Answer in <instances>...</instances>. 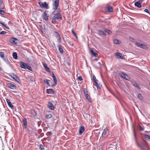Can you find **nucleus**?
<instances>
[{
    "instance_id": "2f4dec72",
    "label": "nucleus",
    "mask_w": 150,
    "mask_h": 150,
    "mask_svg": "<svg viewBox=\"0 0 150 150\" xmlns=\"http://www.w3.org/2000/svg\"><path fill=\"white\" fill-rule=\"evenodd\" d=\"M86 98L90 102H91V98L90 97V96L88 95V94L87 95V96H85Z\"/></svg>"
},
{
    "instance_id": "680f3d73",
    "label": "nucleus",
    "mask_w": 150,
    "mask_h": 150,
    "mask_svg": "<svg viewBox=\"0 0 150 150\" xmlns=\"http://www.w3.org/2000/svg\"><path fill=\"white\" fill-rule=\"evenodd\" d=\"M142 144L143 145L145 146H146V143H142Z\"/></svg>"
},
{
    "instance_id": "423d86ee",
    "label": "nucleus",
    "mask_w": 150,
    "mask_h": 150,
    "mask_svg": "<svg viewBox=\"0 0 150 150\" xmlns=\"http://www.w3.org/2000/svg\"><path fill=\"white\" fill-rule=\"evenodd\" d=\"M52 77L54 82V84L51 86L52 87H53V86H55L56 85L57 83V78L54 74L53 73H52Z\"/></svg>"
},
{
    "instance_id": "dca6fc26",
    "label": "nucleus",
    "mask_w": 150,
    "mask_h": 150,
    "mask_svg": "<svg viewBox=\"0 0 150 150\" xmlns=\"http://www.w3.org/2000/svg\"><path fill=\"white\" fill-rule=\"evenodd\" d=\"M108 131V128L106 127L104 130L103 132L102 133V137H104V136L106 134L107 132Z\"/></svg>"
},
{
    "instance_id": "ea45409f",
    "label": "nucleus",
    "mask_w": 150,
    "mask_h": 150,
    "mask_svg": "<svg viewBox=\"0 0 150 150\" xmlns=\"http://www.w3.org/2000/svg\"><path fill=\"white\" fill-rule=\"evenodd\" d=\"M50 81L49 80H47V79H45L44 80V82L46 83L47 85L48 86L50 85L49 83V82Z\"/></svg>"
},
{
    "instance_id": "f8f14e48",
    "label": "nucleus",
    "mask_w": 150,
    "mask_h": 150,
    "mask_svg": "<svg viewBox=\"0 0 150 150\" xmlns=\"http://www.w3.org/2000/svg\"><path fill=\"white\" fill-rule=\"evenodd\" d=\"M8 75L15 80V79H16L18 77L17 76L13 73L11 74L8 73Z\"/></svg>"
},
{
    "instance_id": "c85d7f7f",
    "label": "nucleus",
    "mask_w": 150,
    "mask_h": 150,
    "mask_svg": "<svg viewBox=\"0 0 150 150\" xmlns=\"http://www.w3.org/2000/svg\"><path fill=\"white\" fill-rule=\"evenodd\" d=\"M138 98L141 100H142L143 99V97L142 95L141 94H139L137 96Z\"/></svg>"
},
{
    "instance_id": "9d476101",
    "label": "nucleus",
    "mask_w": 150,
    "mask_h": 150,
    "mask_svg": "<svg viewBox=\"0 0 150 150\" xmlns=\"http://www.w3.org/2000/svg\"><path fill=\"white\" fill-rule=\"evenodd\" d=\"M48 107L50 109L52 110H53L54 109V108L53 104L50 101L48 102Z\"/></svg>"
},
{
    "instance_id": "2eb2a0df",
    "label": "nucleus",
    "mask_w": 150,
    "mask_h": 150,
    "mask_svg": "<svg viewBox=\"0 0 150 150\" xmlns=\"http://www.w3.org/2000/svg\"><path fill=\"white\" fill-rule=\"evenodd\" d=\"M6 100L9 107H10L11 109H13L14 108V106L12 104L10 100L8 99H6Z\"/></svg>"
},
{
    "instance_id": "5fc2aeb1",
    "label": "nucleus",
    "mask_w": 150,
    "mask_h": 150,
    "mask_svg": "<svg viewBox=\"0 0 150 150\" xmlns=\"http://www.w3.org/2000/svg\"><path fill=\"white\" fill-rule=\"evenodd\" d=\"M83 91L84 93L86 92L87 91V90L85 88H83Z\"/></svg>"
},
{
    "instance_id": "49530a36",
    "label": "nucleus",
    "mask_w": 150,
    "mask_h": 150,
    "mask_svg": "<svg viewBox=\"0 0 150 150\" xmlns=\"http://www.w3.org/2000/svg\"><path fill=\"white\" fill-rule=\"evenodd\" d=\"M144 11L146 12H147V13L149 14H150V12L148 11V10L147 9H145L144 10Z\"/></svg>"
},
{
    "instance_id": "393cba45",
    "label": "nucleus",
    "mask_w": 150,
    "mask_h": 150,
    "mask_svg": "<svg viewBox=\"0 0 150 150\" xmlns=\"http://www.w3.org/2000/svg\"><path fill=\"white\" fill-rule=\"evenodd\" d=\"M91 52L92 54L95 57H97L98 56V54L96 52H94L92 50H91Z\"/></svg>"
},
{
    "instance_id": "f03ea898",
    "label": "nucleus",
    "mask_w": 150,
    "mask_h": 150,
    "mask_svg": "<svg viewBox=\"0 0 150 150\" xmlns=\"http://www.w3.org/2000/svg\"><path fill=\"white\" fill-rule=\"evenodd\" d=\"M62 19V17L61 14L59 13H57L54 15L52 19V23H54L57 21L61 20Z\"/></svg>"
},
{
    "instance_id": "f257e3e1",
    "label": "nucleus",
    "mask_w": 150,
    "mask_h": 150,
    "mask_svg": "<svg viewBox=\"0 0 150 150\" xmlns=\"http://www.w3.org/2000/svg\"><path fill=\"white\" fill-rule=\"evenodd\" d=\"M20 67L25 69H27L28 70L32 71L31 67L30 66L29 64L28 63H26L23 62H20Z\"/></svg>"
},
{
    "instance_id": "6e6d98bb",
    "label": "nucleus",
    "mask_w": 150,
    "mask_h": 150,
    "mask_svg": "<svg viewBox=\"0 0 150 150\" xmlns=\"http://www.w3.org/2000/svg\"><path fill=\"white\" fill-rule=\"evenodd\" d=\"M0 23L1 24H2L3 26H4L5 25L3 21H1Z\"/></svg>"
},
{
    "instance_id": "4be33fe9",
    "label": "nucleus",
    "mask_w": 150,
    "mask_h": 150,
    "mask_svg": "<svg viewBox=\"0 0 150 150\" xmlns=\"http://www.w3.org/2000/svg\"><path fill=\"white\" fill-rule=\"evenodd\" d=\"M61 45H59L57 46L59 50L60 54H63V50L62 48L61 47Z\"/></svg>"
},
{
    "instance_id": "338daca9",
    "label": "nucleus",
    "mask_w": 150,
    "mask_h": 150,
    "mask_svg": "<svg viewBox=\"0 0 150 150\" xmlns=\"http://www.w3.org/2000/svg\"><path fill=\"white\" fill-rule=\"evenodd\" d=\"M149 85L150 86V83H149Z\"/></svg>"
},
{
    "instance_id": "f704fd0d",
    "label": "nucleus",
    "mask_w": 150,
    "mask_h": 150,
    "mask_svg": "<svg viewBox=\"0 0 150 150\" xmlns=\"http://www.w3.org/2000/svg\"><path fill=\"white\" fill-rule=\"evenodd\" d=\"M95 84L97 88L99 89L101 88V85L100 84H98V83H97V84Z\"/></svg>"
},
{
    "instance_id": "bb28decb",
    "label": "nucleus",
    "mask_w": 150,
    "mask_h": 150,
    "mask_svg": "<svg viewBox=\"0 0 150 150\" xmlns=\"http://www.w3.org/2000/svg\"><path fill=\"white\" fill-rule=\"evenodd\" d=\"M13 58L15 59H16L18 58L17 54L15 52H14L13 53Z\"/></svg>"
},
{
    "instance_id": "72a5a7b5",
    "label": "nucleus",
    "mask_w": 150,
    "mask_h": 150,
    "mask_svg": "<svg viewBox=\"0 0 150 150\" xmlns=\"http://www.w3.org/2000/svg\"><path fill=\"white\" fill-rule=\"evenodd\" d=\"M113 42H114V43L116 44H120V42L119 40H116V39L114 40Z\"/></svg>"
},
{
    "instance_id": "c9c22d12",
    "label": "nucleus",
    "mask_w": 150,
    "mask_h": 150,
    "mask_svg": "<svg viewBox=\"0 0 150 150\" xmlns=\"http://www.w3.org/2000/svg\"><path fill=\"white\" fill-rule=\"evenodd\" d=\"M144 137L146 139H149L150 140V136L147 134H145L144 135Z\"/></svg>"
},
{
    "instance_id": "09e8293b",
    "label": "nucleus",
    "mask_w": 150,
    "mask_h": 150,
    "mask_svg": "<svg viewBox=\"0 0 150 150\" xmlns=\"http://www.w3.org/2000/svg\"><path fill=\"white\" fill-rule=\"evenodd\" d=\"M3 2L2 0H0V8L1 7V6L2 5Z\"/></svg>"
},
{
    "instance_id": "20e7f679",
    "label": "nucleus",
    "mask_w": 150,
    "mask_h": 150,
    "mask_svg": "<svg viewBox=\"0 0 150 150\" xmlns=\"http://www.w3.org/2000/svg\"><path fill=\"white\" fill-rule=\"evenodd\" d=\"M59 0H55L53 3V9L56 10L58 7Z\"/></svg>"
},
{
    "instance_id": "39448f33",
    "label": "nucleus",
    "mask_w": 150,
    "mask_h": 150,
    "mask_svg": "<svg viewBox=\"0 0 150 150\" xmlns=\"http://www.w3.org/2000/svg\"><path fill=\"white\" fill-rule=\"evenodd\" d=\"M119 74L122 78L126 80H128V78H129L128 76L125 74L123 72H120L119 73Z\"/></svg>"
},
{
    "instance_id": "8fccbe9b",
    "label": "nucleus",
    "mask_w": 150,
    "mask_h": 150,
    "mask_svg": "<svg viewBox=\"0 0 150 150\" xmlns=\"http://www.w3.org/2000/svg\"><path fill=\"white\" fill-rule=\"evenodd\" d=\"M43 65L45 69L47 67V64L45 63H43Z\"/></svg>"
},
{
    "instance_id": "412c9836",
    "label": "nucleus",
    "mask_w": 150,
    "mask_h": 150,
    "mask_svg": "<svg viewBox=\"0 0 150 150\" xmlns=\"http://www.w3.org/2000/svg\"><path fill=\"white\" fill-rule=\"evenodd\" d=\"M98 34L100 35H103L104 36H105L106 35V34L103 31L101 30H98Z\"/></svg>"
},
{
    "instance_id": "1a4fd4ad",
    "label": "nucleus",
    "mask_w": 150,
    "mask_h": 150,
    "mask_svg": "<svg viewBox=\"0 0 150 150\" xmlns=\"http://www.w3.org/2000/svg\"><path fill=\"white\" fill-rule=\"evenodd\" d=\"M134 142L135 144L137 145V146L141 149H142V146L138 143L137 140V138L136 136L135 133H134Z\"/></svg>"
},
{
    "instance_id": "7ed1b4c3",
    "label": "nucleus",
    "mask_w": 150,
    "mask_h": 150,
    "mask_svg": "<svg viewBox=\"0 0 150 150\" xmlns=\"http://www.w3.org/2000/svg\"><path fill=\"white\" fill-rule=\"evenodd\" d=\"M48 11L47 10H45L44 12L43 15L42 16L43 19L46 21H47L49 17L48 14Z\"/></svg>"
},
{
    "instance_id": "de8ad7c7",
    "label": "nucleus",
    "mask_w": 150,
    "mask_h": 150,
    "mask_svg": "<svg viewBox=\"0 0 150 150\" xmlns=\"http://www.w3.org/2000/svg\"><path fill=\"white\" fill-rule=\"evenodd\" d=\"M45 69H46V71H47L49 72L50 71V68L48 67H47V68H45Z\"/></svg>"
},
{
    "instance_id": "ddd939ff",
    "label": "nucleus",
    "mask_w": 150,
    "mask_h": 150,
    "mask_svg": "<svg viewBox=\"0 0 150 150\" xmlns=\"http://www.w3.org/2000/svg\"><path fill=\"white\" fill-rule=\"evenodd\" d=\"M38 4L41 6H42L44 8H46L48 6V5L46 2H44V3H42V2H39L38 3Z\"/></svg>"
},
{
    "instance_id": "bf43d9fd",
    "label": "nucleus",
    "mask_w": 150,
    "mask_h": 150,
    "mask_svg": "<svg viewBox=\"0 0 150 150\" xmlns=\"http://www.w3.org/2000/svg\"><path fill=\"white\" fill-rule=\"evenodd\" d=\"M84 93V94L85 96H87V95L88 94V93L87 91V92H86Z\"/></svg>"
},
{
    "instance_id": "7c9ffc66",
    "label": "nucleus",
    "mask_w": 150,
    "mask_h": 150,
    "mask_svg": "<svg viewBox=\"0 0 150 150\" xmlns=\"http://www.w3.org/2000/svg\"><path fill=\"white\" fill-rule=\"evenodd\" d=\"M31 114L33 116H35L36 115L37 113L35 110H33L31 111Z\"/></svg>"
},
{
    "instance_id": "4c0bfd02",
    "label": "nucleus",
    "mask_w": 150,
    "mask_h": 150,
    "mask_svg": "<svg viewBox=\"0 0 150 150\" xmlns=\"http://www.w3.org/2000/svg\"><path fill=\"white\" fill-rule=\"evenodd\" d=\"M0 56L2 58H3L4 59V54L3 52H0Z\"/></svg>"
},
{
    "instance_id": "0eeeda50",
    "label": "nucleus",
    "mask_w": 150,
    "mask_h": 150,
    "mask_svg": "<svg viewBox=\"0 0 150 150\" xmlns=\"http://www.w3.org/2000/svg\"><path fill=\"white\" fill-rule=\"evenodd\" d=\"M22 122L25 128L27 129L28 128L27 120L26 118H24L22 119Z\"/></svg>"
},
{
    "instance_id": "3c124183",
    "label": "nucleus",
    "mask_w": 150,
    "mask_h": 150,
    "mask_svg": "<svg viewBox=\"0 0 150 150\" xmlns=\"http://www.w3.org/2000/svg\"><path fill=\"white\" fill-rule=\"evenodd\" d=\"M78 79L80 81H82L83 80V79L81 76H79Z\"/></svg>"
},
{
    "instance_id": "4468645a",
    "label": "nucleus",
    "mask_w": 150,
    "mask_h": 150,
    "mask_svg": "<svg viewBox=\"0 0 150 150\" xmlns=\"http://www.w3.org/2000/svg\"><path fill=\"white\" fill-rule=\"evenodd\" d=\"M17 40H18L15 38H12L10 39V42L11 43L13 44H16L17 42L16 41Z\"/></svg>"
},
{
    "instance_id": "e2e57ef3",
    "label": "nucleus",
    "mask_w": 150,
    "mask_h": 150,
    "mask_svg": "<svg viewBox=\"0 0 150 150\" xmlns=\"http://www.w3.org/2000/svg\"><path fill=\"white\" fill-rule=\"evenodd\" d=\"M2 70V69L1 67H0V71H1Z\"/></svg>"
},
{
    "instance_id": "5701e85b",
    "label": "nucleus",
    "mask_w": 150,
    "mask_h": 150,
    "mask_svg": "<svg viewBox=\"0 0 150 150\" xmlns=\"http://www.w3.org/2000/svg\"><path fill=\"white\" fill-rule=\"evenodd\" d=\"M134 5L139 8H140L141 7V5L139 1L136 2L134 3Z\"/></svg>"
},
{
    "instance_id": "a878e982",
    "label": "nucleus",
    "mask_w": 150,
    "mask_h": 150,
    "mask_svg": "<svg viewBox=\"0 0 150 150\" xmlns=\"http://www.w3.org/2000/svg\"><path fill=\"white\" fill-rule=\"evenodd\" d=\"M52 117V115L50 113L47 114L45 115V117L47 119L50 118Z\"/></svg>"
},
{
    "instance_id": "58836bf2",
    "label": "nucleus",
    "mask_w": 150,
    "mask_h": 150,
    "mask_svg": "<svg viewBox=\"0 0 150 150\" xmlns=\"http://www.w3.org/2000/svg\"><path fill=\"white\" fill-rule=\"evenodd\" d=\"M19 84H20L21 83V80L18 77L16 79H15V80Z\"/></svg>"
},
{
    "instance_id": "c03bdc74",
    "label": "nucleus",
    "mask_w": 150,
    "mask_h": 150,
    "mask_svg": "<svg viewBox=\"0 0 150 150\" xmlns=\"http://www.w3.org/2000/svg\"><path fill=\"white\" fill-rule=\"evenodd\" d=\"M5 14V12L3 10H0V14L4 15Z\"/></svg>"
},
{
    "instance_id": "79ce46f5",
    "label": "nucleus",
    "mask_w": 150,
    "mask_h": 150,
    "mask_svg": "<svg viewBox=\"0 0 150 150\" xmlns=\"http://www.w3.org/2000/svg\"><path fill=\"white\" fill-rule=\"evenodd\" d=\"M98 64H99V66L98 67H96V68H101L102 66V64L100 62H98Z\"/></svg>"
},
{
    "instance_id": "a19ab883",
    "label": "nucleus",
    "mask_w": 150,
    "mask_h": 150,
    "mask_svg": "<svg viewBox=\"0 0 150 150\" xmlns=\"http://www.w3.org/2000/svg\"><path fill=\"white\" fill-rule=\"evenodd\" d=\"M55 33H56L57 34V37L59 38V39H58L59 40V41H60L61 40V38H60V35L59 34V33L57 32H55Z\"/></svg>"
},
{
    "instance_id": "b1692460",
    "label": "nucleus",
    "mask_w": 150,
    "mask_h": 150,
    "mask_svg": "<svg viewBox=\"0 0 150 150\" xmlns=\"http://www.w3.org/2000/svg\"><path fill=\"white\" fill-rule=\"evenodd\" d=\"M120 55H122V54L120 53L117 52L115 54V56L119 59H122V57H121Z\"/></svg>"
},
{
    "instance_id": "9b49d317",
    "label": "nucleus",
    "mask_w": 150,
    "mask_h": 150,
    "mask_svg": "<svg viewBox=\"0 0 150 150\" xmlns=\"http://www.w3.org/2000/svg\"><path fill=\"white\" fill-rule=\"evenodd\" d=\"M135 45L143 49H145L146 47V46L145 45L141 44L139 43L136 42L135 43Z\"/></svg>"
},
{
    "instance_id": "6e6552de",
    "label": "nucleus",
    "mask_w": 150,
    "mask_h": 150,
    "mask_svg": "<svg viewBox=\"0 0 150 150\" xmlns=\"http://www.w3.org/2000/svg\"><path fill=\"white\" fill-rule=\"evenodd\" d=\"M7 85L8 87L12 89H14L16 88V86L11 83H8Z\"/></svg>"
},
{
    "instance_id": "aec40b11",
    "label": "nucleus",
    "mask_w": 150,
    "mask_h": 150,
    "mask_svg": "<svg viewBox=\"0 0 150 150\" xmlns=\"http://www.w3.org/2000/svg\"><path fill=\"white\" fill-rule=\"evenodd\" d=\"M106 10L109 12H111L113 11L112 8V6H107Z\"/></svg>"
},
{
    "instance_id": "13d9d810",
    "label": "nucleus",
    "mask_w": 150,
    "mask_h": 150,
    "mask_svg": "<svg viewBox=\"0 0 150 150\" xmlns=\"http://www.w3.org/2000/svg\"><path fill=\"white\" fill-rule=\"evenodd\" d=\"M4 26L8 29H9V28L8 27V26L6 25V24H5L4 25Z\"/></svg>"
},
{
    "instance_id": "a18cd8bd",
    "label": "nucleus",
    "mask_w": 150,
    "mask_h": 150,
    "mask_svg": "<svg viewBox=\"0 0 150 150\" xmlns=\"http://www.w3.org/2000/svg\"><path fill=\"white\" fill-rule=\"evenodd\" d=\"M6 33V32L4 31H2L0 32V35H4Z\"/></svg>"
},
{
    "instance_id": "473e14b6",
    "label": "nucleus",
    "mask_w": 150,
    "mask_h": 150,
    "mask_svg": "<svg viewBox=\"0 0 150 150\" xmlns=\"http://www.w3.org/2000/svg\"><path fill=\"white\" fill-rule=\"evenodd\" d=\"M93 80L95 83L97 84V83H98V80L97 79H96V76H95V75H94L93 76Z\"/></svg>"
},
{
    "instance_id": "0e129e2a",
    "label": "nucleus",
    "mask_w": 150,
    "mask_h": 150,
    "mask_svg": "<svg viewBox=\"0 0 150 150\" xmlns=\"http://www.w3.org/2000/svg\"><path fill=\"white\" fill-rule=\"evenodd\" d=\"M95 60H96V61H97V60H98L97 59H95Z\"/></svg>"
},
{
    "instance_id": "603ef678",
    "label": "nucleus",
    "mask_w": 150,
    "mask_h": 150,
    "mask_svg": "<svg viewBox=\"0 0 150 150\" xmlns=\"http://www.w3.org/2000/svg\"><path fill=\"white\" fill-rule=\"evenodd\" d=\"M129 38H130V40L133 42H134V41H135V40L133 38L130 37Z\"/></svg>"
},
{
    "instance_id": "69168bd1",
    "label": "nucleus",
    "mask_w": 150,
    "mask_h": 150,
    "mask_svg": "<svg viewBox=\"0 0 150 150\" xmlns=\"http://www.w3.org/2000/svg\"><path fill=\"white\" fill-rule=\"evenodd\" d=\"M53 44H54V46H55V44H54V43H53Z\"/></svg>"
},
{
    "instance_id": "c756f323",
    "label": "nucleus",
    "mask_w": 150,
    "mask_h": 150,
    "mask_svg": "<svg viewBox=\"0 0 150 150\" xmlns=\"http://www.w3.org/2000/svg\"><path fill=\"white\" fill-rule=\"evenodd\" d=\"M144 127H141V126L140 125H138V129H139V130H140L141 131H143L144 130Z\"/></svg>"
},
{
    "instance_id": "052dcab7",
    "label": "nucleus",
    "mask_w": 150,
    "mask_h": 150,
    "mask_svg": "<svg viewBox=\"0 0 150 150\" xmlns=\"http://www.w3.org/2000/svg\"><path fill=\"white\" fill-rule=\"evenodd\" d=\"M144 0H139V1H138L139 2V3H142V2Z\"/></svg>"
},
{
    "instance_id": "864d4df0",
    "label": "nucleus",
    "mask_w": 150,
    "mask_h": 150,
    "mask_svg": "<svg viewBox=\"0 0 150 150\" xmlns=\"http://www.w3.org/2000/svg\"><path fill=\"white\" fill-rule=\"evenodd\" d=\"M0 9H2V10H3V11H5V10H6V9L4 7L1 8H1H0Z\"/></svg>"
},
{
    "instance_id": "a211bd4d",
    "label": "nucleus",
    "mask_w": 150,
    "mask_h": 150,
    "mask_svg": "<svg viewBox=\"0 0 150 150\" xmlns=\"http://www.w3.org/2000/svg\"><path fill=\"white\" fill-rule=\"evenodd\" d=\"M132 84L135 87L138 89L140 90L141 88L137 84L135 81H133L132 82Z\"/></svg>"
},
{
    "instance_id": "e433bc0d",
    "label": "nucleus",
    "mask_w": 150,
    "mask_h": 150,
    "mask_svg": "<svg viewBox=\"0 0 150 150\" xmlns=\"http://www.w3.org/2000/svg\"><path fill=\"white\" fill-rule=\"evenodd\" d=\"M71 32L73 34V35L75 36V37L77 39L78 38L76 34V33L74 32V31L73 30H71Z\"/></svg>"
},
{
    "instance_id": "f3484780",
    "label": "nucleus",
    "mask_w": 150,
    "mask_h": 150,
    "mask_svg": "<svg viewBox=\"0 0 150 150\" xmlns=\"http://www.w3.org/2000/svg\"><path fill=\"white\" fill-rule=\"evenodd\" d=\"M46 92L48 94H54V91L52 89H47L46 90Z\"/></svg>"
},
{
    "instance_id": "6ab92c4d",
    "label": "nucleus",
    "mask_w": 150,
    "mask_h": 150,
    "mask_svg": "<svg viewBox=\"0 0 150 150\" xmlns=\"http://www.w3.org/2000/svg\"><path fill=\"white\" fill-rule=\"evenodd\" d=\"M85 128L83 126L80 127L79 130V133L81 135L84 131Z\"/></svg>"
},
{
    "instance_id": "37998d69",
    "label": "nucleus",
    "mask_w": 150,
    "mask_h": 150,
    "mask_svg": "<svg viewBox=\"0 0 150 150\" xmlns=\"http://www.w3.org/2000/svg\"><path fill=\"white\" fill-rule=\"evenodd\" d=\"M40 148L42 150H44V146L42 144H40Z\"/></svg>"
},
{
    "instance_id": "4d7b16f0",
    "label": "nucleus",
    "mask_w": 150,
    "mask_h": 150,
    "mask_svg": "<svg viewBox=\"0 0 150 150\" xmlns=\"http://www.w3.org/2000/svg\"><path fill=\"white\" fill-rule=\"evenodd\" d=\"M4 26L8 29H9V28L8 27V26L6 25V24H5L4 25Z\"/></svg>"
},
{
    "instance_id": "cd10ccee",
    "label": "nucleus",
    "mask_w": 150,
    "mask_h": 150,
    "mask_svg": "<svg viewBox=\"0 0 150 150\" xmlns=\"http://www.w3.org/2000/svg\"><path fill=\"white\" fill-rule=\"evenodd\" d=\"M104 30L105 32H106L108 34H110L111 33V31L108 29L105 28L104 29Z\"/></svg>"
}]
</instances>
